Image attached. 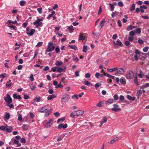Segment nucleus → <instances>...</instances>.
I'll return each instance as SVG.
<instances>
[{
    "instance_id": "44",
    "label": "nucleus",
    "mask_w": 149,
    "mask_h": 149,
    "mask_svg": "<svg viewBox=\"0 0 149 149\" xmlns=\"http://www.w3.org/2000/svg\"><path fill=\"white\" fill-rule=\"evenodd\" d=\"M109 5L111 9V11H113L114 8V6L113 5L112 3H109Z\"/></svg>"
},
{
    "instance_id": "3",
    "label": "nucleus",
    "mask_w": 149,
    "mask_h": 149,
    "mask_svg": "<svg viewBox=\"0 0 149 149\" xmlns=\"http://www.w3.org/2000/svg\"><path fill=\"white\" fill-rule=\"evenodd\" d=\"M134 73L133 71L130 70L127 71L126 75V78L128 79H132L134 77Z\"/></svg>"
},
{
    "instance_id": "61",
    "label": "nucleus",
    "mask_w": 149,
    "mask_h": 149,
    "mask_svg": "<svg viewBox=\"0 0 149 149\" xmlns=\"http://www.w3.org/2000/svg\"><path fill=\"white\" fill-rule=\"evenodd\" d=\"M139 43L140 44H142L143 43V40L140 39H139L138 40Z\"/></svg>"
},
{
    "instance_id": "35",
    "label": "nucleus",
    "mask_w": 149,
    "mask_h": 149,
    "mask_svg": "<svg viewBox=\"0 0 149 149\" xmlns=\"http://www.w3.org/2000/svg\"><path fill=\"white\" fill-rule=\"evenodd\" d=\"M118 139V137H116V138H114L112 140H111L110 143L111 144H113Z\"/></svg>"
},
{
    "instance_id": "32",
    "label": "nucleus",
    "mask_w": 149,
    "mask_h": 149,
    "mask_svg": "<svg viewBox=\"0 0 149 149\" xmlns=\"http://www.w3.org/2000/svg\"><path fill=\"white\" fill-rule=\"evenodd\" d=\"M105 22V20L104 19H103L100 22V26L101 28L103 26H104V25L103 24Z\"/></svg>"
},
{
    "instance_id": "13",
    "label": "nucleus",
    "mask_w": 149,
    "mask_h": 149,
    "mask_svg": "<svg viewBox=\"0 0 149 149\" xmlns=\"http://www.w3.org/2000/svg\"><path fill=\"white\" fill-rule=\"evenodd\" d=\"M13 83L10 80H9V81H7V83L6 84V87L7 88H9L12 85Z\"/></svg>"
},
{
    "instance_id": "33",
    "label": "nucleus",
    "mask_w": 149,
    "mask_h": 149,
    "mask_svg": "<svg viewBox=\"0 0 149 149\" xmlns=\"http://www.w3.org/2000/svg\"><path fill=\"white\" fill-rule=\"evenodd\" d=\"M63 63L61 61H56L55 63V65L56 66H59L62 65Z\"/></svg>"
},
{
    "instance_id": "42",
    "label": "nucleus",
    "mask_w": 149,
    "mask_h": 149,
    "mask_svg": "<svg viewBox=\"0 0 149 149\" xmlns=\"http://www.w3.org/2000/svg\"><path fill=\"white\" fill-rule=\"evenodd\" d=\"M18 120H19L21 121L22 120V115L20 114H19L18 115Z\"/></svg>"
},
{
    "instance_id": "6",
    "label": "nucleus",
    "mask_w": 149,
    "mask_h": 149,
    "mask_svg": "<svg viewBox=\"0 0 149 149\" xmlns=\"http://www.w3.org/2000/svg\"><path fill=\"white\" fill-rule=\"evenodd\" d=\"M5 101L8 104H10L12 102V99L8 93L7 94V97H4Z\"/></svg>"
},
{
    "instance_id": "17",
    "label": "nucleus",
    "mask_w": 149,
    "mask_h": 149,
    "mask_svg": "<svg viewBox=\"0 0 149 149\" xmlns=\"http://www.w3.org/2000/svg\"><path fill=\"white\" fill-rule=\"evenodd\" d=\"M12 131V127L10 126H8L6 125V131L8 132H11Z\"/></svg>"
},
{
    "instance_id": "23",
    "label": "nucleus",
    "mask_w": 149,
    "mask_h": 149,
    "mask_svg": "<svg viewBox=\"0 0 149 149\" xmlns=\"http://www.w3.org/2000/svg\"><path fill=\"white\" fill-rule=\"evenodd\" d=\"M22 129L24 130H26L29 128V125H23L22 127Z\"/></svg>"
},
{
    "instance_id": "18",
    "label": "nucleus",
    "mask_w": 149,
    "mask_h": 149,
    "mask_svg": "<svg viewBox=\"0 0 149 149\" xmlns=\"http://www.w3.org/2000/svg\"><path fill=\"white\" fill-rule=\"evenodd\" d=\"M13 97L14 99H17L18 100L21 99V96L19 95H17L16 93H15L13 94Z\"/></svg>"
},
{
    "instance_id": "63",
    "label": "nucleus",
    "mask_w": 149,
    "mask_h": 149,
    "mask_svg": "<svg viewBox=\"0 0 149 149\" xmlns=\"http://www.w3.org/2000/svg\"><path fill=\"white\" fill-rule=\"evenodd\" d=\"M137 94L139 96L141 95L142 94V92L141 90H139L137 92Z\"/></svg>"
},
{
    "instance_id": "16",
    "label": "nucleus",
    "mask_w": 149,
    "mask_h": 149,
    "mask_svg": "<svg viewBox=\"0 0 149 149\" xmlns=\"http://www.w3.org/2000/svg\"><path fill=\"white\" fill-rule=\"evenodd\" d=\"M117 70L118 68L117 67H115L113 68H108L107 70L109 72H112L113 71Z\"/></svg>"
},
{
    "instance_id": "2",
    "label": "nucleus",
    "mask_w": 149,
    "mask_h": 149,
    "mask_svg": "<svg viewBox=\"0 0 149 149\" xmlns=\"http://www.w3.org/2000/svg\"><path fill=\"white\" fill-rule=\"evenodd\" d=\"M43 19V18L42 17L40 19H38L35 22H33V24L35 26L36 28H38L39 27H41L42 22H41Z\"/></svg>"
},
{
    "instance_id": "9",
    "label": "nucleus",
    "mask_w": 149,
    "mask_h": 149,
    "mask_svg": "<svg viewBox=\"0 0 149 149\" xmlns=\"http://www.w3.org/2000/svg\"><path fill=\"white\" fill-rule=\"evenodd\" d=\"M49 105H46L44 106L43 107L41 108L39 110V111L41 113L45 112L47 109H48V107Z\"/></svg>"
},
{
    "instance_id": "27",
    "label": "nucleus",
    "mask_w": 149,
    "mask_h": 149,
    "mask_svg": "<svg viewBox=\"0 0 149 149\" xmlns=\"http://www.w3.org/2000/svg\"><path fill=\"white\" fill-rule=\"evenodd\" d=\"M127 98L130 100H131L132 101H134L135 99V97H132L130 95H127Z\"/></svg>"
},
{
    "instance_id": "25",
    "label": "nucleus",
    "mask_w": 149,
    "mask_h": 149,
    "mask_svg": "<svg viewBox=\"0 0 149 149\" xmlns=\"http://www.w3.org/2000/svg\"><path fill=\"white\" fill-rule=\"evenodd\" d=\"M67 29L70 33H72L73 32L74 29L73 27L72 26H68L67 28Z\"/></svg>"
},
{
    "instance_id": "57",
    "label": "nucleus",
    "mask_w": 149,
    "mask_h": 149,
    "mask_svg": "<svg viewBox=\"0 0 149 149\" xmlns=\"http://www.w3.org/2000/svg\"><path fill=\"white\" fill-rule=\"evenodd\" d=\"M55 50L57 53H58V52H59L60 51V50L59 47H56L55 48Z\"/></svg>"
},
{
    "instance_id": "36",
    "label": "nucleus",
    "mask_w": 149,
    "mask_h": 149,
    "mask_svg": "<svg viewBox=\"0 0 149 149\" xmlns=\"http://www.w3.org/2000/svg\"><path fill=\"white\" fill-rule=\"evenodd\" d=\"M135 4L134 3L132 4V6L131 7L130 10L131 11H133L135 9Z\"/></svg>"
},
{
    "instance_id": "28",
    "label": "nucleus",
    "mask_w": 149,
    "mask_h": 149,
    "mask_svg": "<svg viewBox=\"0 0 149 149\" xmlns=\"http://www.w3.org/2000/svg\"><path fill=\"white\" fill-rule=\"evenodd\" d=\"M65 119V117H64L59 118L57 120V123H58L60 122H62Z\"/></svg>"
},
{
    "instance_id": "5",
    "label": "nucleus",
    "mask_w": 149,
    "mask_h": 149,
    "mask_svg": "<svg viewBox=\"0 0 149 149\" xmlns=\"http://www.w3.org/2000/svg\"><path fill=\"white\" fill-rule=\"evenodd\" d=\"M70 99V97L68 95H65L62 96L61 98V101L62 102H67Z\"/></svg>"
},
{
    "instance_id": "53",
    "label": "nucleus",
    "mask_w": 149,
    "mask_h": 149,
    "mask_svg": "<svg viewBox=\"0 0 149 149\" xmlns=\"http://www.w3.org/2000/svg\"><path fill=\"white\" fill-rule=\"evenodd\" d=\"M96 106L98 107H102V102H99L97 104Z\"/></svg>"
},
{
    "instance_id": "59",
    "label": "nucleus",
    "mask_w": 149,
    "mask_h": 149,
    "mask_svg": "<svg viewBox=\"0 0 149 149\" xmlns=\"http://www.w3.org/2000/svg\"><path fill=\"white\" fill-rule=\"evenodd\" d=\"M26 140L24 138H22L21 139L20 142L22 143H24L26 142Z\"/></svg>"
},
{
    "instance_id": "21",
    "label": "nucleus",
    "mask_w": 149,
    "mask_h": 149,
    "mask_svg": "<svg viewBox=\"0 0 149 149\" xmlns=\"http://www.w3.org/2000/svg\"><path fill=\"white\" fill-rule=\"evenodd\" d=\"M78 39L79 40H84L85 39V37L83 36L82 33H81L79 35Z\"/></svg>"
},
{
    "instance_id": "34",
    "label": "nucleus",
    "mask_w": 149,
    "mask_h": 149,
    "mask_svg": "<svg viewBox=\"0 0 149 149\" xmlns=\"http://www.w3.org/2000/svg\"><path fill=\"white\" fill-rule=\"evenodd\" d=\"M26 3V1L24 0L21 1L19 2L20 5L21 6H24Z\"/></svg>"
},
{
    "instance_id": "41",
    "label": "nucleus",
    "mask_w": 149,
    "mask_h": 149,
    "mask_svg": "<svg viewBox=\"0 0 149 149\" xmlns=\"http://www.w3.org/2000/svg\"><path fill=\"white\" fill-rule=\"evenodd\" d=\"M37 10L40 14H41L42 13V9L41 7L38 8L37 9Z\"/></svg>"
},
{
    "instance_id": "52",
    "label": "nucleus",
    "mask_w": 149,
    "mask_h": 149,
    "mask_svg": "<svg viewBox=\"0 0 149 149\" xmlns=\"http://www.w3.org/2000/svg\"><path fill=\"white\" fill-rule=\"evenodd\" d=\"M129 34L130 36H133L135 35V32L134 31H131L130 32Z\"/></svg>"
},
{
    "instance_id": "60",
    "label": "nucleus",
    "mask_w": 149,
    "mask_h": 149,
    "mask_svg": "<svg viewBox=\"0 0 149 149\" xmlns=\"http://www.w3.org/2000/svg\"><path fill=\"white\" fill-rule=\"evenodd\" d=\"M128 40L130 42H132L134 39V38L132 36H130L128 37Z\"/></svg>"
},
{
    "instance_id": "49",
    "label": "nucleus",
    "mask_w": 149,
    "mask_h": 149,
    "mask_svg": "<svg viewBox=\"0 0 149 149\" xmlns=\"http://www.w3.org/2000/svg\"><path fill=\"white\" fill-rule=\"evenodd\" d=\"M63 136H60L57 138V140L58 141H59L63 139Z\"/></svg>"
},
{
    "instance_id": "50",
    "label": "nucleus",
    "mask_w": 149,
    "mask_h": 149,
    "mask_svg": "<svg viewBox=\"0 0 149 149\" xmlns=\"http://www.w3.org/2000/svg\"><path fill=\"white\" fill-rule=\"evenodd\" d=\"M29 78L31 81H33L34 80L33 76V74H31L29 77Z\"/></svg>"
},
{
    "instance_id": "64",
    "label": "nucleus",
    "mask_w": 149,
    "mask_h": 149,
    "mask_svg": "<svg viewBox=\"0 0 149 149\" xmlns=\"http://www.w3.org/2000/svg\"><path fill=\"white\" fill-rule=\"evenodd\" d=\"M117 37L118 36L116 34H115L113 35L112 38L113 39L115 40L117 39Z\"/></svg>"
},
{
    "instance_id": "58",
    "label": "nucleus",
    "mask_w": 149,
    "mask_h": 149,
    "mask_svg": "<svg viewBox=\"0 0 149 149\" xmlns=\"http://www.w3.org/2000/svg\"><path fill=\"white\" fill-rule=\"evenodd\" d=\"M49 68V67L48 66H46L43 69V70L45 71H47Z\"/></svg>"
},
{
    "instance_id": "54",
    "label": "nucleus",
    "mask_w": 149,
    "mask_h": 149,
    "mask_svg": "<svg viewBox=\"0 0 149 149\" xmlns=\"http://www.w3.org/2000/svg\"><path fill=\"white\" fill-rule=\"evenodd\" d=\"M113 98L115 100H118V96L116 94H115L113 96Z\"/></svg>"
},
{
    "instance_id": "38",
    "label": "nucleus",
    "mask_w": 149,
    "mask_h": 149,
    "mask_svg": "<svg viewBox=\"0 0 149 149\" xmlns=\"http://www.w3.org/2000/svg\"><path fill=\"white\" fill-rule=\"evenodd\" d=\"M5 118L6 119H8L10 118V114L9 113H6L5 115Z\"/></svg>"
},
{
    "instance_id": "26",
    "label": "nucleus",
    "mask_w": 149,
    "mask_h": 149,
    "mask_svg": "<svg viewBox=\"0 0 149 149\" xmlns=\"http://www.w3.org/2000/svg\"><path fill=\"white\" fill-rule=\"evenodd\" d=\"M14 143L16 144L17 145V147L20 146H21V144L19 142V141L17 140H16L15 139L14 141Z\"/></svg>"
},
{
    "instance_id": "43",
    "label": "nucleus",
    "mask_w": 149,
    "mask_h": 149,
    "mask_svg": "<svg viewBox=\"0 0 149 149\" xmlns=\"http://www.w3.org/2000/svg\"><path fill=\"white\" fill-rule=\"evenodd\" d=\"M63 87V85L61 84V83H60L59 84H58L57 86L55 87L56 88H62Z\"/></svg>"
},
{
    "instance_id": "39",
    "label": "nucleus",
    "mask_w": 149,
    "mask_h": 149,
    "mask_svg": "<svg viewBox=\"0 0 149 149\" xmlns=\"http://www.w3.org/2000/svg\"><path fill=\"white\" fill-rule=\"evenodd\" d=\"M57 68H58V66H56L52 68L51 71H50L49 72H50L52 71L54 72L56 70V71Z\"/></svg>"
},
{
    "instance_id": "4",
    "label": "nucleus",
    "mask_w": 149,
    "mask_h": 149,
    "mask_svg": "<svg viewBox=\"0 0 149 149\" xmlns=\"http://www.w3.org/2000/svg\"><path fill=\"white\" fill-rule=\"evenodd\" d=\"M35 30L34 29H30V28L27 27L26 28V33L29 36H33L34 33L35 32Z\"/></svg>"
},
{
    "instance_id": "31",
    "label": "nucleus",
    "mask_w": 149,
    "mask_h": 149,
    "mask_svg": "<svg viewBox=\"0 0 149 149\" xmlns=\"http://www.w3.org/2000/svg\"><path fill=\"white\" fill-rule=\"evenodd\" d=\"M30 88L32 90H34L36 88V86L34 85L32 83H31L30 86Z\"/></svg>"
},
{
    "instance_id": "62",
    "label": "nucleus",
    "mask_w": 149,
    "mask_h": 149,
    "mask_svg": "<svg viewBox=\"0 0 149 149\" xmlns=\"http://www.w3.org/2000/svg\"><path fill=\"white\" fill-rule=\"evenodd\" d=\"M70 116L73 118H74V112H72L70 114Z\"/></svg>"
},
{
    "instance_id": "7",
    "label": "nucleus",
    "mask_w": 149,
    "mask_h": 149,
    "mask_svg": "<svg viewBox=\"0 0 149 149\" xmlns=\"http://www.w3.org/2000/svg\"><path fill=\"white\" fill-rule=\"evenodd\" d=\"M113 107L111 109L112 110L115 112H118L121 110V109L119 108L118 105L116 104H113Z\"/></svg>"
},
{
    "instance_id": "22",
    "label": "nucleus",
    "mask_w": 149,
    "mask_h": 149,
    "mask_svg": "<svg viewBox=\"0 0 149 149\" xmlns=\"http://www.w3.org/2000/svg\"><path fill=\"white\" fill-rule=\"evenodd\" d=\"M40 96H38L37 97H35L33 99V100L35 102H39L40 101Z\"/></svg>"
},
{
    "instance_id": "11",
    "label": "nucleus",
    "mask_w": 149,
    "mask_h": 149,
    "mask_svg": "<svg viewBox=\"0 0 149 149\" xmlns=\"http://www.w3.org/2000/svg\"><path fill=\"white\" fill-rule=\"evenodd\" d=\"M52 109H47L45 112L44 116L45 117H47L50 115L52 112Z\"/></svg>"
},
{
    "instance_id": "56",
    "label": "nucleus",
    "mask_w": 149,
    "mask_h": 149,
    "mask_svg": "<svg viewBox=\"0 0 149 149\" xmlns=\"http://www.w3.org/2000/svg\"><path fill=\"white\" fill-rule=\"evenodd\" d=\"M91 77V75L89 73H87L85 74V77L86 78H89Z\"/></svg>"
},
{
    "instance_id": "45",
    "label": "nucleus",
    "mask_w": 149,
    "mask_h": 149,
    "mask_svg": "<svg viewBox=\"0 0 149 149\" xmlns=\"http://www.w3.org/2000/svg\"><path fill=\"white\" fill-rule=\"evenodd\" d=\"M43 42H38L37 44L36 45V47H40L42 44Z\"/></svg>"
},
{
    "instance_id": "40",
    "label": "nucleus",
    "mask_w": 149,
    "mask_h": 149,
    "mask_svg": "<svg viewBox=\"0 0 149 149\" xmlns=\"http://www.w3.org/2000/svg\"><path fill=\"white\" fill-rule=\"evenodd\" d=\"M136 32L138 34H139L141 33V28H138L136 30Z\"/></svg>"
},
{
    "instance_id": "46",
    "label": "nucleus",
    "mask_w": 149,
    "mask_h": 149,
    "mask_svg": "<svg viewBox=\"0 0 149 149\" xmlns=\"http://www.w3.org/2000/svg\"><path fill=\"white\" fill-rule=\"evenodd\" d=\"M87 46H84L83 47V52H86L87 51Z\"/></svg>"
},
{
    "instance_id": "19",
    "label": "nucleus",
    "mask_w": 149,
    "mask_h": 149,
    "mask_svg": "<svg viewBox=\"0 0 149 149\" xmlns=\"http://www.w3.org/2000/svg\"><path fill=\"white\" fill-rule=\"evenodd\" d=\"M120 82L123 85H125L126 83L125 79L124 77H122L120 79Z\"/></svg>"
},
{
    "instance_id": "8",
    "label": "nucleus",
    "mask_w": 149,
    "mask_h": 149,
    "mask_svg": "<svg viewBox=\"0 0 149 149\" xmlns=\"http://www.w3.org/2000/svg\"><path fill=\"white\" fill-rule=\"evenodd\" d=\"M54 121V119L52 118L50 119L49 121H48L45 125V126L46 127H50L52 124V122Z\"/></svg>"
},
{
    "instance_id": "47",
    "label": "nucleus",
    "mask_w": 149,
    "mask_h": 149,
    "mask_svg": "<svg viewBox=\"0 0 149 149\" xmlns=\"http://www.w3.org/2000/svg\"><path fill=\"white\" fill-rule=\"evenodd\" d=\"M91 83L87 80H85L84 81V84L85 85L88 86Z\"/></svg>"
},
{
    "instance_id": "15",
    "label": "nucleus",
    "mask_w": 149,
    "mask_h": 149,
    "mask_svg": "<svg viewBox=\"0 0 149 149\" xmlns=\"http://www.w3.org/2000/svg\"><path fill=\"white\" fill-rule=\"evenodd\" d=\"M113 43L115 45L116 44L117 45L120 46H123V44L118 39L116 41V43L113 41Z\"/></svg>"
},
{
    "instance_id": "55",
    "label": "nucleus",
    "mask_w": 149,
    "mask_h": 149,
    "mask_svg": "<svg viewBox=\"0 0 149 149\" xmlns=\"http://www.w3.org/2000/svg\"><path fill=\"white\" fill-rule=\"evenodd\" d=\"M48 92L50 94H53L54 91L52 89H50L48 90Z\"/></svg>"
},
{
    "instance_id": "48",
    "label": "nucleus",
    "mask_w": 149,
    "mask_h": 149,
    "mask_svg": "<svg viewBox=\"0 0 149 149\" xmlns=\"http://www.w3.org/2000/svg\"><path fill=\"white\" fill-rule=\"evenodd\" d=\"M149 49V47H146L143 48V51L144 52H147Z\"/></svg>"
},
{
    "instance_id": "24",
    "label": "nucleus",
    "mask_w": 149,
    "mask_h": 149,
    "mask_svg": "<svg viewBox=\"0 0 149 149\" xmlns=\"http://www.w3.org/2000/svg\"><path fill=\"white\" fill-rule=\"evenodd\" d=\"M65 69V68L64 69L62 68L58 67V68H57L56 70V71L59 72H61L63 71H64Z\"/></svg>"
},
{
    "instance_id": "30",
    "label": "nucleus",
    "mask_w": 149,
    "mask_h": 149,
    "mask_svg": "<svg viewBox=\"0 0 149 149\" xmlns=\"http://www.w3.org/2000/svg\"><path fill=\"white\" fill-rule=\"evenodd\" d=\"M134 82L137 86L139 85V83L137 80V75H135L134 77Z\"/></svg>"
},
{
    "instance_id": "12",
    "label": "nucleus",
    "mask_w": 149,
    "mask_h": 149,
    "mask_svg": "<svg viewBox=\"0 0 149 149\" xmlns=\"http://www.w3.org/2000/svg\"><path fill=\"white\" fill-rule=\"evenodd\" d=\"M56 96L55 94H52L49 95L48 97H47V99L48 100H52L53 98H56Z\"/></svg>"
},
{
    "instance_id": "37",
    "label": "nucleus",
    "mask_w": 149,
    "mask_h": 149,
    "mask_svg": "<svg viewBox=\"0 0 149 149\" xmlns=\"http://www.w3.org/2000/svg\"><path fill=\"white\" fill-rule=\"evenodd\" d=\"M6 126H1L0 127V130L3 131H6Z\"/></svg>"
},
{
    "instance_id": "51",
    "label": "nucleus",
    "mask_w": 149,
    "mask_h": 149,
    "mask_svg": "<svg viewBox=\"0 0 149 149\" xmlns=\"http://www.w3.org/2000/svg\"><path fill=\"white\" fill-rule=\"evenodd\" d=\"M118 5L120 7H123V4L122 1H120L118 3Z\"/></svg>"
},
{
    "instance_id": "10",
    "label": "nucleus",
    "mask_w": 149,
    "mask_h": 149,
    "mask_svg": "<svg viewBox=\"0 0 149 149\" xmlns=\"http://www.w3.org/2000/svg\"><path fill=\"white\" fill-rule=\"evenodd\" d=\"M84 113V112L82 110H78L75 111V116H79L82 115Z\"/></svg>"
},
{
    "instance_id": "1",
    "label": "nucleus",
    "mask_w": 149,
    "mask_h": 149,
    "mask_svg": "<svg viewBox=\"0 0 149 149\" xmlns=\"http://www.w3.org/2000/svg\"><path fill=\"white\" fill-rule=\"evenodd\" d=\"M55 48V46L53 45V43L52 42H49L45 51L46 52H52L54 50Z\"/></svg>"
},
{
    "instance_id": "29",
    "label": "nucleus",
    "mask_w": 149,
    "mask_h": 149,
    "mask_svg": "<svg viewBox=\"0 0 149 149\" xmlns=\"http://www.w3.org/2000/svg\"><path fill=\"white\" fill-rule=\"evenodd\" d=\"M136 27L132 26V25L129 26L127 28V30L128 31L129 30H132L133 29L136 28Z\"/></svg>"
},
{
    "instance_id": "20",
    "label": "nucleus",
    "mask_w": 149,
    "mask_h": 149,
    "mask_svg": "<svg viewBox=\"0 0 149 149\" xmlns=\"http://www.w3.org/2000/svg\"><path fill=\"white\" fill-rule=\"evenodd\" d=\"M115 102V101L113 99H110L108 100L106 102V103L107 104L109 103V104H111L113 102Z\"/></svg>"
},
{
    "instance_id": "14",
    "label": "nucleus",
    "mask_w": 149,
    "mask_h": 149,
    "mask_svg": "<svg viewBox=\"0 0 149 149\" xmlns=\"http://www.w3.org/2000/svg\"><path fill=\"white\" fill-rule=\"evenodd\" d=\"M117 73L119 74H123L124 73L125 71L122 68H119L118 69L117 71Z\"/></svg>"
}]
</instances>
